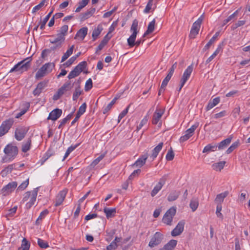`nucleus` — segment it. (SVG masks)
<instances>
[{
	"label": "nucleus",
	"mask_w": 250,
	"mask_h": 250,
	"mask_svg": "<svg viewBox=\"0 0 250 250\" xmlns=\"http://www.w3.org/2000/svg\"><path fill=\"white\" fill-rule=\"evenodd\" d=\"M138 21L136 19H135L133 20L130 28V31L132 32V34L129 38L127 39V41L128 45L130 47H132L135 45L139 46L140 44L144 42V40H139L135 42L136 36L138 33Z\"/></svg>",
	"instance_id": "obj_1"
},
{
	"label": "nucleus",
	"mask_w": 250,
	"mask_h": 250,
	"mask_svg": "<svg viewBox=\"0 0 250 250\" xmlns=\"http://www.w3.org/2000/svg\"><path fill=\"white\" fill-rule=\"evenodd\" d=\"M3 151L6 156L2 158L1 160L2 163H7L13 160L18 154V148L15 146L8 144L4 148Z\"/></svg>",
	"instance_id": "obj_2"
},
{
	"label": "nucleus",
	"mask_w": 250,
	"mask_h": 250,
	"mask_svg": "<svg viewBox=\"0 0 250 250\" xmlns=\"http://www.w3.org/2000/svg\"><path fill=\"white\" fill-rule=\"evenodd\" d=\"M32 60L31 57H27L23 60L16 64L9 71L10 73L13 72L20 71L22 73L27 71L30 67V62Z\"/></svg>",
	"instance_id": "obj_3"
},
{
	"label": "nucleus",
	"mask_w": 250,
	"mask_h": 250,
	"mask_svg": "<svg viewBox=\"0 0 250 250\" xmlns=\"http://www.w3.org/2000/svg\"><path fill=\"white\" fill-rule=\"evenodd\" d=\"M55 67L54 63H46L39 69L36 74V78L39 79L50 73Z\"/></svg>",
	"instance_id": "obj_4"
},
{
	"label": "nucleus",
	"mask_w": 250,
	"mask_h": 250,
	"mask_svg": "<svg viewBox=\"0 0 250 250\" xmlns=\"http://www.w3.org/2000/svg\"><path fill=\"white\" fill-rule=\"evenodd\" d=\"M86 65L87 63L85 61H83L79 63V64L77 65L74 69L69 73L67 77L69 79H71L79 76L86 67Z\"/></svg>",
	"instance_id": "obj_5"
},
{
	"label": "nucleus",
	"mask_w": 250,
	"mask_h": 250,
	"mask_svg": "<svg viewBox=\"0 0 250 250\" xmlns=\"http://www.w3.org/2000/svg\"><path fill=\"white\" fill-rule=\"evenodd\" d=\"M176 212V208L174 207L170 208L166 212L163 218V222L168 225H170L173 220V217Z\"/></svg>",
	"instance_id": "obj_6"
},
{
	"label": "nucleus",
	"mask_w": 250,
	"mask_h": 250,
	"mask_svg": "<svg viewBox=\"0 0 250 250\" xmlns=\"http://www.w3.org/2000/svg\"><path fill=\"white\" fill-rule=\"evenodd\" d=\"M203 18V16H201L197 21L193 23L189 34L190 38H195V36L198 34Z\"/></svg>",
	"instance_id": "obj_7"
},
{
	"label": "nucleus",
	"mask_w": 250,
	"mask_h": 250,
	"mask_svg": "<svg viewBox=\"0 0 250 250\" xmlns=\"http://www.w3.org/2000/svg\"><path fill=\"white\" fill-rule=\"evenodd\" d=\"M13 119L10 118L2 122L0 126V137L6 134L14 123Z\"/></svg>",
	"instance_id": "obj_8"
},
{
	"label": "nucleus",
	"mask_w": 250,
	"mask_h": 250,
	"mask_svg": "<svg viewBox=\"0 0 250 250\" xmlns=\"http://www.w3.org/2000/svg\"><path fill=\"white\" fill-rule=\"evenodd\" d=\"M193 70V66L190 65L188 67V68L184 71L182 77L180 80V86L178 88V91H180L182 88L184 86V84L189 79Z\"/></svg>",
	"instance_id": "obj_9"
},
{
	"label": "nucleus",
	"mask_w": 250,
	"mask_h": 250,
	"mask_svg": "<svg viewBox=\"0 0 250 250\" xmlns=\"http://www.w3.org/2000/svg\"><path fill=\"white\" fill-rule=\"evenodd\" d=\"M163 239V235L159 232H156L151 238L148 246L150 248H153L159 245Z\"/></svg>",
	"instance_id": "obj_10"
},
{
	"label": "nucleus",
	"mask_w": 250,
	"mask_h": 250,
	"mask_svg": "<svg viewBox=\"0 0 250 250\" xmlns=\"http://www.w3.org/2000/svg\"><path fill=\"white\" fill-rule=\"evenodd\" d=\"M18 186L16 182H12L4 186L1 189L3 196H7L13 191Z\"/></svg>",
	"instance_id": "obj_11"
},
{
	"label": "nucleus",
	"mask_w": 250,
	"mask_h": 250,
	"mask_svg": "<svg viewBox=\"0 0 250 250\" xmlns=\"http://www.w3.org/2000/svg\"><path fill=\"white\" fill-rule=\"evenodd\" d=\"M28 129L23 126L17 128L15 131V137L18 141L22 140L26 135Z\"/></svg>",
	"instance_id": "obj_12"
},
{
	"label": "nucleus",
	"mask_w": 250,
	"mask_h": 250,
	"mask_svg": "<svg viewBox=\"0 0 250 250\" xmlns=\"http://www.w3.org/2000/svg\"><path fill=\"white\" fill-rule=\"evenodd\" d=\"M185 224V222L184 220L180 221L171 231V235L176 236L181 234L184 230Z\"/></svg>",
	"instance_id": "obj_13"
},
{
	"label": "nucleus",
	"mask_w": 250,
	"mask_h": 250,
	"mask_svg": "<svg viewBox=\"0 0 250 250\" xmlns=\"http://www.w3.org/2000/svg\"><path fill=\"white\" fill-rule=\"evenodd\" d=\"M39 188H34L32 191V195L30 197L29 201L27 202L26 204V208L27 209L30 208L33 205L35 204V203L36 201L37 196L38 194Z\"/></svg>",
	"instance_id": "obj_14"
},
{
	"label": "nucleus",
	"mask_w": 250,
	"mask_h": 250,
	"mask_svg": "<svg viewBox=\"0 0 250 250\" xmlns=\"http://www.w3.org/2000/svg\"><path fill=\"white\" fill-rule=\"evenodd\" d=\"M67 190V189H63L57 195L55 203V206L56 207L60 206L64 201V199L66 196Z\"/></svg>",
	"instance_id": "obj_15"
},
{
	"label": "nucleus",
	"mask_w": 250,
	"mask_h": 250,
	"mask_svg": "<svg viewBox=\"0 0 250 250\" xmlns=\"http://www.w3.org/2000/svg\"><path fill=\"white\" fill-rule=\"evenodd\" d=\"M166 178L162 177L159 180L158 183L155 186L151 192V195L154 197L161 189L162 187L165 184Z\"/></svg>",
	"instance_id": "obj_16"
},
{
	"label": "nucleus",
	"mask_w": 250,
	"mask_h": 250,
	"mask_svg": "<svg viewBox=\"0 0 250 250\" xmlns=\"http://www.w3.org/2000/svg\"><path fill=\"white\" fill-rule=\"evenodd\" d=\"M62 114V110L61 109L56 108L49 113L47 119L56 121L61 116Z\"/></svg>",
	"instance_id": "obj_17"
},
{
	"label": "nucleus",
	"mask_w": 250,
	"mask_h": 250,
	"mask_svg": "<svg viewBox=\"0 0 250 250\" xmlns=\"http://www.w3.org/2000/svg\"><path fill=\"white\" fill-rule=\"evenodd\" d=\"M47 82L42 81L40 82L37 85L36 88L34 90L33 94L35 96H39L43 89L46 86Z\"/></svg>",
	"instance_id": "obj_18"
},
{
	"label": "nucleus",
	"mask_w": 250,
	"mask_h": 250,
	"mask_svg": "<svg viewBox=\"0 0 250 250\" xmlns=\"http://www.w3.org/2000/svg\"><path fill=\"white\" fill-rule=\"evenodd\" d=\"M164 111L161 109H157L153 114L152 123L156 125L161 118Z\"/></svg>",
	"instance_id": "obj_19"
},
{
	"label": "nucleus",
	"mask_w": 250,
	"mask_h": 250,
	"mask_svg": "<svg viewBox=\"0 0 250 250\" xmlns=\"http://www.w3.org/2000/svg\"><path fill=\"white\" fill-rule=\"evenodd\" d=\"M72 87L73 85L71 84V82L68 81L65 83L58 90L60 91V93H61L63 95L65 92L71 90Z\"/></svg>",
	"instance_id": "obj_20"
},
{
	"label": "nucleus",
	"mask_w": 250,
	"mask_h": 250,
	"mask_svg": "<svg viewBox=\"0 0 250 250\" xmlns=\"http://www.w3.org/2000/svg\"><path fill=\"white\" fill-rule=\"evenodd\" d=\"M177 241L175 240H171L166 244L163 248L159 250H173L176 247Z\"/></svg>",
	"instance_id": "obj_21"
},
{
	"label": "nucleus",
	"mask_w": 250,
	"mask_h": 250,
	"mask_svg": "<svg viewBox=\"0 0 250 250\" xmlns=\"http://www.w3.org/2000/svg\"><path fill=\"white\" fill-rule=\"evenodd\" d=\"M229 193L228 191H226L218 194L214 200L215 202L217 204H221L223 202L224 199L229 195Z\"/></svg>",
	"instance_id": "obj_22"
},
{
	"label": "nucleus",
	"mask_w": 250,
	"mask_h": 250,
	"mask_svg": "<svg viewBox=\"0 0 250 250\" xmlns=\"http://www.w3.org/2000/svg\"><path fill=\"white\" fill-rule=\"evenodd\" d=\"M148 157L147 154H144L138 159L135 163L132 165L133 167H142L146 163V161Z\"/></svg>",
	"instance_id": "obj_23"
},
{
	"label": "nucleus",
	"mask_w": 250,
	"mask_h": 250,
	"mask_svg": "<svg viewBox=\"0 0 250 250\" xmlns=\"http://www.w3.org/2000/svg\"><path fill=\"white\" fill-rule=\"evenodd\" d=\"M163 146V143H160L156 146L152 150V154L150 156V158H152V160L156 158L162 148Z\"/></svg>",
	"instance_id": "obj_24"
},
{
	"label": "nucleus",
	"mask_w": 250,
	"mask_h": 250,
	"mask_svg": "<svg viewBox=\"0 0 250 250\" xmlns=\"http://www.w3.org/2000/svg\"><path fill=\"white\" fill-rule=\"evenodd\" d=\"M103 28L101 24H99L96 28H95L92 32V37L93 41H95L97 39L99 35L101 34L103 31Z\"/></svg>",
	"instance_id": "obj_25"
},
{
	"label": "nucleus",
	"mask_w": 250,
	"mask_h": 250,
	"mask_svg": "<svg viewBox=\"0 0 250 250\" xmlns=\"http://www.w3.org/2000/svg\"><path fill=\"white\" fill-rule=\"evenodd\" d=\"M96 9L94 7H91L85 13H83L82 15L81 20L84 21L87 19L89 17L92 16V15L95 12Z\"/></svg>",
	"instance_id": "obj_26"
},
{
	"label": "nucleus",
	"mask_w": 250,
	"mask_h": 250,
	"mask_svg": "<svg viewBox=\"0 0 250 250\" xmlns=\"http://www.w3.org/2000/svg\"><path fill=\"white\" fill-rule=\"evenodd\" d=\"M104 211L106 214L107 218L113 217L116 214V208H105L104 209Z\"/></svg>",
	"instance_id": "obj_27"
},
{
	"label": "nucleus",
	"mask_w": 250,
	"mask_h": 250,
	"mask_svg": "<svg viewBox=\"0 0 250 250\" xmlns=\"http://www.w3.org/2000/svg\"><path fill=\"white\" fill-rule=\"evenodd\" d=\"M88 29L86 27L80 29L76 34V37L80 38L82 40L84 39L87 34Z\"/></svg>",
	"instance_id": "obj_28"
},
{
	"label": "nucleus",
	"mask_w": 250,
	"mask_h": 250,
	"mask_svg": "<svg viewBox=\"0 0 250 250\" xmlns=\"http://www.w3.org/2000/svg\"><path fill=\"white\" fill-rule=\"evenodd\" d=\"M180 194L179 191H171L167 197V200L169 202H172L176 200Z\"/></svg>",
	"instance_id": "obj_29"
},
{
	"label": "nucleus",
	"mask_w": 250,
	"mask_h": 250,
	"mask_svg": "<svg viewBox=\"0 0 250 250\" xmlns=\"http://www.w3.org/2000/svg\"><path fill=\"white\" fill-rule=\"evenodd\" d=\"M220 102L219 97H216L213 99L212 101H209L208 105L206 107V110L207 111L211 109L214 106L216 105Z\"/></svg>",
	"instance_id": "obj_30"
},
{
	"label": "nucleus",
	"mask_w": 250,
	"mask_h": 250,
	"mask_svg": "<svg viewBox=\"0 0 250 250\" xmlns=\"http://www.w3.org/2000/svg\"><path fill=\"white\" fill-rule=\"evenodd\" d=\"M238 12L239 10H236L232 14L230 15L227 19L224 20L223 21V24L222 26H224L231 21H234L236 19V17L238 14Z\"/></svg>",
	"instance_id": "obj_31"
},
{
	"label": "nucleus",
	"mask_w": 250,
	"mask_h": 250,
	"mask_svg": "<svg viewBox=\"0 0 250 250\" xmlns=\"http://www.w3.org/2000/svg\"><path fill=\"white\" fill-rule=\"evenodd\" d=\"M31 146V139L28 138V140L23 143L22 145L21 150L23 152H26L30 150Z\"/></svg>",
	"instance_id": "obj_32"
},
{
	"label": "nucleus",
	"mask_w": 250,
	"mask_h": 250,
	"mask_svg": "<svg viewBox=\"0 0 250 250\" xmlns=\"http://www.w3.org/2000/svg\"><path fill=\"white\" fill-rule=\"evenodd\" d=\"M231 137H229L227 138L226 139L224 140L222 142H221L218 146H217V147H218L219 149H223L225 147H227V146L229 145L231 141Z\"/></svg>",
	"instance_id": "obj_33"
},
{
	"label": "nucleus",
	"mask_w": 250,
	"mask_h": 250,
	"mask_svg": "<svg viewBox=\"0 0 250 250\" xmlns=\"http://www.w3.org/2000/svg\"><path fill=\"white\" fill-rule=\"evenodd\" d=\"M155 24V20L154 19L152 21H151L148 24L147 30L145 32L144 34V37L151 33L154 30Z\"/></svg>",
	"instance_id": "obj_34"
},
{
	"label": "nucleus",
	"mask_w": 250,
	"mask_h": 250,
	"mask_svg": "<svg viewBox=\"0 0 250 250\" xmlns=\"http://www.w3.org/2000/svg\"><path fill=\"white\" fill-rule=\"evenodd\" d=\"M199 123H196L194 125L191 126L190 128L187 129L185 131V134L188 135L189 137H191L194 134V132L196 129L199 126Z\"/></svg>",
	"instance_id": "obj_35"
},
{
	"label": "nucleus",
	"mask_w": 250,
	"mask_h": 250,
	"mask_svg": "<svg viewBox=\"0 0 250 250\" xmlns=\"http://www.w3.org/2000/svg\"><path fill=\"white\" fill-rule=\"evenodd\" d=\"M74 45H72L62 56L61 62H64L72 54Z\"/></svg>",
	"instance_id": "obj_36"
},
{
	"label": "nucleus",
	"mask_w": 250,
	"mask_h": 250,
	"mask_svg": "<svg viewBox=\"0 0 250 250\" xmlns=\"http://www.w3.org/2000/svg\"><path fill=\"white\" fill-rule=\"evenodd\" d=\"M199 206L198 200L196 198H193L190 202L189 207L192 211H195Z\"/></svg>",
	"instance_id": "obj_37"
},
{
	"label": "nucleus",
	"mask_w": 250,
	"mask_h": 250,
	"mask_svg": "<svg viewBox=\"0 0 250 250\" xmlns=\"http://www.w3.org/2000/svg\"><path fill=\"white\" fill-rule=\"evenodd\" d=\"M217 146L215 144H209L206 146L203 151V153H209L211 151H214L217 150Z\"/></svg>",
	"instance_id": "obj_38"
},
{
	"label": "nucleus",
	"mask_w": 250,
	"mask_h": 250,
	"mask_svg": "<svg viewBox=\"0 0 250 250\" xmlns=\"http://www.w3.org/2000/svg\"><path fill=\"white\" fill-rule=\"evenodd\" d=\"M225 164V161L216 163L212 165V167L216 171H221L224 168Z\"/></svg>",
	"instance_id": "obj_39"
},
{
	"label": "nucleus",
	"mask_w": 250,
	"mask_h": 250,
	"mask_svg": "<svg viewBox=\"0 0 250 250\" xmlns=\"http://www.w3.org/2000/svg\"><path fill=\"white\" fill-rule=\"evenodd\" d=\"M219 35V32H216L215 35L212 37V38L209 40V41L208 42V43L204 46L203 48V50L206 51L208 49L209 47L211 45V44L214 42L217 37Z\"/></svg>",
	"instance_id": "obj_40"
},
{
	"label": "nucleus",
	"mask_w": 250,
	"mask_h": 250,
	"mask_svg": "<svg viewBox=\"0 0 250 250\" xmlns=\"http://www.w3.org/2000/svg\"><path fill=\"white\" fill-rule=\"evenodd\" d=\"M221 49L222 45L219 44L214 52L207 60L206 63H208L210 62L217 55Z\"/></svg>",
	"instance_id": "obj_41"
},
{
	"label": "nucleus",
	"mask_w": 250,
	"mask_h": 250,
	"mask_svg": "<svg viewBox=\"0 0 250 250\" xmlns=\"http://www.w3.org/2000/svg\"><path fill=\"white\" fill-rule=\"evenodd\" d=\"M82 92V91L81 89V87L79 85L77 87L75 88V91L73 94V100H77L78 97L81 95Z\"/></svg>",
	"instance_id": "obj_42"
},
{
	"label": "nucleus",
	"mask_w": 250,
	"mask_h": 250,
	"mask_svg": "<svg viewBox=\"0 0 250 250\" xmlns=\"http://www.w3.org/2000/svg\"><path fill=\"white\" fill-rule=\"evenodd\" d=\"M89 0H82L79 2V6L76 9L75 12H79L88 3Z\"/></svg>",
	"instance_id": "obj_43"
},
{
	"label": "nucleus",
	"mask_w": 250,
	"mask_h": 250,
	"mask_svg": "<svg viewBox=\"0 0 250 250\" xmlns=\"http://www.w3.org/2000/svg\"><path fill=\"white\" fill-rule=\"evenodd\" d=\"M57 37L56 38L54 39V40H50V42L51 43H63V42L64 41L65 38H62L61 37V36L59 35V34H57Z\"/></svg>",
	"instance_id": "obj_44"
},
{
	"label": "nucleus",
	"mask_w": 250,
	"mask_h": 250,
	"mask_svg": "<svg viewBox=\"0 0 250 250\" xmlns=\"http://www.w3.org/2000/svg\"><path fill=\"white\" fill-rule=\"evenodd\" d=\"M30 244L26 238H23L22 241V244L20 249L21 250H29L30 248Z\"/></svg>",
	"instance_id": "obj_45"
},
{
	"label": "nucleus",
	"mask_w": 250,
	"mask_h": 250,
	"mask_svg": "<svg viewBox=\"0 0 250 250\" xmlns=\"http://www.w3.org/2000/svg\"><path fill=\"white\" fill-rule=\"evenodd\" d=\"M52 12H53V10L50 11L48 13V14L44 18L43 21L41 22V26H40V29H41L42 30V29H44V26H45L46 22H47V21L49 19V18H50V17Z\"/></svg>",
	"instance_id": "obj_46"
},
{
	"label": "nucleus",
	"mask_w": 250,
	"mask_h": 250,
	"mask_svg": "<svg viewBox=\"0 0 250 250\" xmlns=\"http://www.w3.org/2000/svg\"><path fill=\"white\" fill-rule=\"evenodd\" d=\"M29 184V179L23 182L17 188V191L24 190Z\"/></svg>",
	"instance_id": "obj_47"
},
{
	"label": "nucleus",
	"mask_w": 250,
	"mask_h": 250,
	"mask_svg": "<svg viewBox=\"0 0 250 250\" xmlns=\"http://www.w3.org/2000/svg\"><path fill=\"white\" fill-rule=\"evenodd\" d=\"M38 244L42 249H46L49 247L48 243L40 238L38 239Z\"/></svg>",
	"instance_id": "obj_48"
},
{
	"label": "nucleus",
	"mask_w": 250,
	"mask_h": 250,
	"mask_svg": "<svg viewBox=\"0 0 250 250\" xmlns=\"http://www.w3.org/2000/svg\"><path fill=\"white\" fill-rule=\"evenodd\" d=\"M68 27L66 25L62 26L60 29V33H58L59 35L61 36L62 38H64V36L67 32Z\"/></svg>",
	"instance_id": "obj_49"
},
{
	"label": "nucleus",
	"mask_w": 250,
	"mask_h": 250,
	"mask_svg": "<svg viewBox=\"0 0 250 250\" xmlns=\"http://www.w3.org/2000/svg\"><path fill=\"white\" fill-rule=\"evenodd\" d=\"M239 145L238 142H235L233 143L229 147L227 150L226 152L227 154H229L233 151L235 148H236Z\"/></svg>",
	"instance_id": "obj_50"
},
{
	"label": "nucleus",
	"mask_w": 250,
	"mask_h": 250,
	"mask_svg": "<svg viewBox=\"0 0 250 250\" xmlns=\"http://www.w3.org/2000/svg\"><path fill=\"white\" fill-rule=\"evenodd\" d=\"M105 156V154H101L97 158L94 160L91 163V166L93 167L96 166Z\"/></svg>",
	"instance_id": "obj_51"
},
{
	"label": "nucleus",
	"mask_w": 250,
	"mask_h": 250,
	"mask_svg": "<svg viewBox=\"0 0 250 250\" xmlns=\"http://www.w3.org/2000/svg\"><path fill=\"white\" fill-rule=\"evenodd\" d=\"M174 157V152L172 149V148H170V149L168 150V152L166 155V158L167 161H171L173 159Z\"/></svg>",
	"instance_id": "obj_52"
},
{
	"label": "nucleus",
	"mask_w": 250,
	"mask_h": 250,
	"mask_svg": "<svg viewBox=\"0 0 250 250\" xmlns=\"http://www.w3.org/2000/svg\"><path fill=\"white\" fill-rule=\"evenodd\" d=\"M48 213V211L47 209H45L43 211H42V212H41L40 216H39V217L38 218V219H37V220L36 221V224L37 225H39V220H41L42 218H43Z\"/></svg>",
	"instance_id": "obj_53"
},
{
	"label": "nucleus",
	"mask_w": 250,
	"mask_h": 250,
	"mask_svg": "<svg viewBox=\"0 0 250 250\" xmlns=\"http://www.w3.org/2000/svg\"><path fill=\"white\" fill-rule=\"evenodd\" d=\"M148 120V116L146 115L141 121V123H140L139 125L137 126V129L138 130H140L144 125H146Z\"/></svg>",
	"instance_id": "obj_54"
},
{
	"label": "nucleus",
	"mask_w": 250,
	"mask_h": 250,
	"mask_svg": "<svg viewBox=\"0 0 250 250\" xmlns=\"http://www.w3.org/2000/svg\"><path fill=\"white\" fill-rule=\"evenodd\" d=\"M86 108V103H83L82 104V105L79 107V110L77 112V114L78 115L81 116L83 115L85 111Z\"/></svg>",
	"instance_id": "obj_55"
},
{
	"label": "nucleus",
	"mask_w": 250,
	"mask_h": 250,
	"mask_svg": "<svg viewBox=\"0 0 250 250\" xmlns=\"http://www.w3.org/2000/svg\"><path fill=\"white\" fill-rule=\"evenodd\" d=\"M92 87V81L91 79H89L85 83L84 90L85 91H88Z\"/></svg>",
	"instance_id": "obj_56"
},
{
	"label": "nucleus",
	"mask_w": 250,
	"mask_h": 250,
	"mask_svg": "<svg viewBox=\"0 0 250 250\" xmlns=\"http://www.w3.org/2000/svg\"><path fill=\"white\" fill-rule=\"evenodd\" d=\"M153 0H149L144 10V12L148 13L150 12V10L152 8Z\"/></svg>",
	"instance_id": "obj_57"
},
{
	"label": "nucleus",
	"mask_w": 250,
	"mask_h": 250,
	"mask_svg": "<svg viewBox=\"0 0 250 250\" xmlns=\"http://www.w3.org/2000/svg\"><path fill=\"white\" fill-rule=\"evenodd\" d=\"M245 21H238L232 26L231 28L233 30H234L239 27L244 25L245 24Z\"/></svg>",
	"instance_id": "obj_58"
},
{
	"label": "nucleus",
	"mask_w": 250,
	"mask_h": 250,
	"mask_svg": "<svg viewBox=\"0 0 250 250\" xmlns=\"http://www.w3.org/2000/svg\"><path fill=\"white\" fill-rule=\"evenodd\" d=\"M129 105L126 107V109L124 110L119 115L118 117V123L120 122V120L123 118L127 113L128 109L129 108Z\"/></svg>",
	"instance_id": "obj_59"
},
{
	"label": "nucleus",
	"mask_w": 250,
	"mask_h": 250,
	"mask_svg": "<svg viewBox=\"0 0 250 250\" xmlns=\"http://www.w3.org/2000/svg\"><path fill=\"white\" fill-rule=\"evenodd\" d=\"M118 247V245L116 244V242L112 241L110 245L106 247L107 250H115Z\"/></svg>",
	"instance_id": "obj_60"
},
{
	"label": "nucleus",
	"mask_w": 250,
	"mask_h": 250,
	"mask_svg": "<svg viewBox=\"0 0 250 250\" xmlns=\"http://www.w3.org/2000/svg\"><path fill=\"white\" fill-rule=\"evenodd\" d=\"M14 168V165H10L6 167L2 171V172L5 174L10 173Z\"/></svg>",
	"instance_id": "obj_61"
},
{
	"label": "nucleus",
	"mask_w": 250,
	"mask_h": 250,
	"mask_svg": "<svg viewBox=\"0 0 250 250\" xmlns=\"http://www.w3.org/2000/svg\"><path fill=\"white\" fill-rule=\"evenodd\" d=\"M32 195V191H27L25 192L23 195V198L22 200V202L24 203L28 200L30 197Z\"/></svg>",
	"instance_id": "obj_62"
},
{
	"label": "nucleus",
	"mask_w": 250,
	"mask_h": 250,
	"mask_svg": "<svg viewBox=\"0 0 250 250\" xmlns=\"http://www.w3.org/2000/svg\"><path fill=\"white\" fill-rule=\"evenodd\" d=\"M52 155V151L50 149L48 150L45 153L44 157H43L44 160H43V161L42 163V164L45 161H46Z\"/></svg>",
	"instance_id": "obj_63"
},
{
	"label": "nucleus",
	"mask_w": 250,
	"mask_h": 250,
	"mask_svg": "<svg viewBox=\"0 0 250 250\" xmlns=\"http://www.w3.org/2000/svg\"><path fill=\"white\" fill-rule=\"evenodd\" d=\"M75 60L72 57L66 62L64 63L63 65L66 67H69L75 62Z\"/></svg>",
	"instance_id": "obj_64"
}]
</instances>
